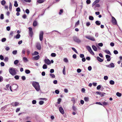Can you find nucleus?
I'll return each mask as SVG.
<instances>
[{
	"instance_id": "f257e3e1",
	"label": "nucleus",
	"mask_w": 122,
	"mask_h": 122,
	"mask_svg": "<svg viewBox=\"0 0 122 122\" xmlns=\"http://www.w3.org/2000/svg\"><path fill=\"white\" fill-rule=\"evenodd\" d=\"M32 85L37 91H38L40 90V87L39 83L35 81H33Z\"/></svg>"
},
{
	"instance_id": "f03ea898",
	"label": "nucleus",
	"mask_w": 122,
	"mask_h": 122,
	"mask_svg": "<svg viewBox=\"0 0 122 122\" xmlns=\"http://www.w3.org/2000/svg\"><path fill=\"white\" fill-rule=\"evenodd\" d=\"M9 71L10 73L12 76L15 75L16 74L15 69L13 67L10 68L9 70Z\"/></svg>"
},
{
	"instance_id": "7ed1b4c3",
	"label": "nucleus",
	"mask_w": 122,
	"mask_h": 122,
	"mask_svg": "<svg viewBox=\"0 0 122 122\" xmlns=\"http://www.w3.org/2000/svg\"><path fill=\"white\" fill-rule=\"evenodd\" d=\"M111 22L114 25H115L117 24V23L116 19L113 16H112Z\"/></svg>"
},
{
	"instance_id": "20e7f679",
	"label": "nucleus",
	"mask_w": 122,
	"mask_h": 122,
	"mask_svg": "<svg viewBox=\"0 0 122 122\" xmlns=\"http://www.w3.org/2000/svg\"><path fill=\"white\" fill-rule=\"evenodd\" d=\"M29 30V34L31 37H32L33 35V33L32 30V29L30 27H29L28 28Z\"/></svg>"
},
{
	"instance_id": "39448f33",
	"label": "nucleus",
	"mask_w": 122,
	"mask_h": 122,
	"mask_svg": "<svg viewBox=\"0 0 122 122\" xmlns=\"http://www.w3.org/2000/svg\"><path fill=\"white\" fill-rule=\"evenodd\" d=\"M43 31H41L39 34V39L41 41L42 40L43 35Z\"/></svg>"
},
{
	"instance_id": "423d86ee",
	"label": "nucleus",
	"mask_w": 122,
	"mask_h": 122,
	"mask_svg": "<svg viewBox=\"0 0 122 122\" xmlns=\"http://www.w3.org/2000/svg\"><path fill=\"white\" fill-rule=\"evenodd\" d=\"M73 40L75 41L78 43H80L81 42V40L78 38L76 37H74Z\"/></svg>"
},
{
	"instance_id": "0eeeda50",
	"label": "nucleus",
	"mask_w": 122,
	"mask_h": 122,
	"mask_svg": "<svg viewBox=\"0 0 122 122\" xmlns=\"http://www.w3.org/2000/svg\"><path fill=\"white\" fill-rule=\"evenodd\" d=\"M86 38L92 41H95V39L93 37H91L89 36H85Z\"/></svg>"
},
{
	"instance_id": "6e6552de",
	"label": "nucleus",
	"mask_w": 122,
	"mask_h": 122,
	"mask_svg": "<svg viewBox=\"0 0 122 122\" xmlns=\"http://www.w3.org/2000/svg\"><path fill=\"white\" fill-rule=\"evenodd\" d=\"M59 110L62 114H63L64 113V110L62 107H59Z\"/></svg>"
},
{
	"instance_id": "1a4fd4ad",
	"label": "nucleus",
	"mask_w": 122,
	"mask_h": 122,
	"mask_svg": "<svg viewBox=\"0 0 122 122\" xmlns=\"http://www.w3.org/2000/svg\"><path fill=\"white\" fill-rule=\"evenodd\" d=\"M44 61L45 63L48 65H49L51 63V62L49 59H45L44 60Z\"/></svg>"
},
{
	"instance_id": "9d476101",
	"label": "nucleus",
	"mask_w": 122,
	"mask_h": 122,
	"mask_svg": "<svg viewBox=\"0 0 122 122\" xmlns=\"http://www.w3.org/2000/svg\"><path fill=\"white\" fill-rule=\"evenodd\" d=\"M40 58V56L39 55H38L36 56L33 57V58L34 60H37Z\"/></svg>"
},
{
	"instance_id": "9b49d317",
	"label": "nucleus",
	"mask_w": 122,
	"mask_h": 122,
	"mask_svg": "<svg viewBox=\"0 0 122 122\" xmlns=\"http://www.w3.org/2000/svg\"><path fill=\"white\" fill-rule=\"evenodd\" d=\"M36 47L37 49L39 50H40L41 49V45L39 44H37L36 45Z\"/></svg>"
},
{
	"instance_id": "f8f14e48",
	"label": "nucleus",
	"mask_w": 122,
	"mask_h": 122,
	"mask_svg": "<svg viewBox=\"0 0 122 122\" xmlns=\"http://www.w3.org/2000/svg\"><path fill=\"white\" fill-rule=\"evenodd\" d=\"M13 103L12 104H11V105L13 106H17L19 104V103L18 102H15L14 103V104L13 105Z\"/></svg>"
},
{
	"instance_id": "ddd939ff",
	"label": "nucleus",
	"mask_w": 122,
	"mask_h": 122,
	"mask_svg": "<svg viewBox=\"0 0 122 122\" xmlns=\"http://www.w3.org/2000/svg\"><path fill=\"white\" fill-rule=\"evenodd\" d=\"M110 66H109V65H108L107 66H106L107 67H114L115 65L113 63H111L110 65Z\"/></svg>"
},
{
	"instance_id": "4468645a",
	"label": "nucleus",
	"mask_w": 122,
	"mask_h": 122,
	"mask_svg": "<svg viewBox=\"0 0 122 122\" xmlns=\"http://www.w3.org/2000/svg\"><path fill=\"white\" fill-rule=\"evenodd\" d=\"M92 47L93 49L95 51H97V48L94 45H92Z\"/></svg>"
},
{
	"instance_id": "2eb2a0df",
	"label": "nucleus",
	"mask_w": 122,
	"mask_h": 122,
	"mask_svg": "<svg viewBox=\"0 0 122 122\" xmlns=\"http://www.w3.org/2000/svg\"><path fill=\"white\" fill-rule=\"evenodd\" d=\"M97 59L99 61L102 62L103 61V60L101 58L99 57H97Z\"/></svg>"
},
{
	"instance_id": "dca6fc26",
	"label": "nucleus",
	"mask_w": 122,
	"mask_h": 122,
	"mask_svg": "<svg viewBox=\"0 0 122 122\" xmlns=\"http://www.w3.org/2000/svg\"><path fill=\"white\" fill-rule=\"evenodd\" d=\"M96 24L98 25H99L101 24V22L100 21L97 20L95 22Z\"/></svg>"
},
{
	"instance_id": "f3484780",
	"label": "nucleus",
	"mask_w": 122,
	"mask_h": 122,
	"mask_svg": "<svg viewBox=\"0 0 122 122\" xmlns=\"http://www.w3.org/2000/svg\"><path fill=\"white\" fill-rule=\"evenodd\" d=\"M46 0H37V2L39 3H43Z\"/></svg>"
},
{
	"instance_id": "a211bd4d",
	"label": "nucleus",
	"mask_w": 122,
	"mask_h": 122,
	"mask_svg": "<svg viewBox=\"0 0 122 122\" xmlns=\"http://www.w3.org/2000/svg\"><path fill=\"white\" fill-rule=\"evenodd\" d=\"M37 25V22L36 21H35L33 22V25L34 26H36Z\"/></svg>"
},
{
	"instance_id": "6ab92c4d",
	"label": "nucleus",
	"mask_w": 122,
	"mask_h": 122,
	"mask_svg": "<svg viewBox=\"0 0 122 122\" xmlns=\"http://www.w3.org/2000/svg\"><path fill=\"white\" fill-rule=\"evenodd\" d=\"M104 52L105 53H107L108 54H109L110 55H111V53H110V51L108 50H105L104 51Z\"/></svg>"
},
{
	"instance_id": "aec40b11",
	"label": "nucleus",
	"mask_w": 122,
	"mask_h": 122,
	"mask_svg": "<svg viewBox=\"0 0 122 122\" xmlns=\"http://www.w3.org/2000/svg\"><path fill=\"white\" fill-rule=\"evenodd\" d=\"M108 104L107 102H103V104H102V106H103V107H104L105 106H106Z\"/></svg>"
},
{
	"instance_id": "412c9836",
	"label": "nucleus",
	"mask_w": 122,
	"mask_h": 122,
	"mask_svg": "<svg viewBox=\"0 0 122 122\" xmlns=\"http://www.w3.org/2000/svg\"><path fill=\"white\" fill-rule=\"evenodd\" d=\"M39 54V53L37 51H35L32 54V55L33 56H35L36 55H37Z\"/></svg>"
},
{
	"instance_id": "4be33fe9",
	"label": "nucleus",
	"mask_w": 122,
	"mask_h": 122,
	"mask_svg": "<svg viewBox=\"0 0 122 122\" xmlns=\"http://www.w3.org/2000/svg\"><path fill=\"white\" fill-rule=\"evenodd\" d=\"M109 83L110 84L113 85L114 84L115 82L114 81L111 80L110 81Z\"/></svg>"
},
{
	"instance_id": "5701e85b",
	"label": "nucleus",
	"mask_w": 122,
	"mask_h": 122,
	"mask_svg": "<svg viewBox=\"0 0 122 122\" xmlns=\"http://www.w3.org/2000/svg\"><path fill=\"white\" fill-rule=\"evenodd\" d=\"M79 24V20H78L76 23L75 25V27L77 26Z\"/></svg>"
},
{
	"instance_id": "b1692460",
	"label": "nucleus",
	"mask_w": 122,
	"mask_h": 122,
	"mask_svg": "<svg viewBox=\"0 0 122 122\" xmlns=\"http://www.w3.org/2000/svg\"><path fill=\"white\" fill-rule=\"evenodd\" d=\"M61 99L60 98H59L58 99V102H57V103L59 104H60V102L61 101Z\"/></svg>"
},
{
	"instance_id": "393cba45",
	"label": "nucleus",
	"mask_w": 122,
	"mask_h": 122,
	"mask_svg": "<svg viewBox=\"0 0 122 122\" xmlns=\"http://www.w3.org/2000/svg\"><path fill=\"white\" fill-rule=\"evenodd\" d=\"M86 48L89 51L92 49L91 47L89 46H87Z\"/></svg>"
},
{
	"instance_id": "a878e982",
	"label": "nucleus",
	"mask_w": 122,
	"mask_h": 122,
	"mask_svg": "<svg viewBox=\"0 0 122 122\" xmlns=\"http://www.w3.org/2000/svg\"><path fill=\"white\" fill-rule=\"evenodd\" d=\"M116 95L118 97H120L121 95L122 94L121 93H119V92H117L116 93Z\"/></svg>"
},
{
	"instance_id": "bb28decb",
	"label": "nucleus",
	"mask_w": 122,
	"mask_h": 122,
	"mask_svg": "<svg viewBox=\"0 0 122 122\" xmlns=\"http://www.w3.org/2000/svg\"><path fill=\"white\" fill-rule=\"evenodd\" d=\"M6 3V1L4 0H2L1 2V4L3 5H5Z\"/></svg>"
},
{
	"instance_id": "cd10ccee",
	"label": "nucleus",
	"mask_w": 122,
	"mask_h": 122,
	"mask_svg": "<svg viewBox=\"0 0 122 122\" xmlns=\"http://www.w3.org/2000/svg\"><path fill=\"white\" fill-rule=\"evenodd\" d=\"M25 73L27 74H28L30 73V71L29 70H26L25 71Z\"/></svg>"
},
{
	"instance_id": "c85d7f7f",
	"label": "nucleus",
	"mask_w": 122,
	"mask_h": 122,
	"mask_svg": "<svg viewBox=\"0 0 122 122\" xmlns=\"http://www.w3.org/2000/svg\"><path fill=\"white\" fill-rule=\"evenodd\" d=\"M89 19L91 20H94L93 17L91 16H89Z\"/></svg>"
},
{
	"instance_id": "c756f323",
	"label": "nucleus",
	"mask_w": 122,
	"mask_h": 122,
	"mask_svg": "<svg viewBox=\"0 0 122 122\" xmlns=\"http://www.w3.org/2000/svg\"><path fill=\"white\" fill-rule=\"evenodd\" d=\"M9 10L10 11H11L12 9V5L11 3H10L9 6Z\"/></svg>"
},
{
	"instance_id": "7c9ffc66",
	"label": "nucleus",
	"mask_w": 122,
	"mask_h": 122,
	"mask_svg": "<svg viewBox=\"0 0 122 122\" xmlns=\"http://www.w3.org/2000/svg\"><path fill=\"white\" fill-rule=\"evenodd\" d=\"M63 72L64 74L65 75L66 74L65 67V66H64L63 69Z\"/></svg>"
},
{
	"instance_id": "2f4dec72",
	"label": "nucleus",
	"mask_w": 122,
	"mask_h": 122,
	"mask_svg": "<svg viewBox=\"0 0 122 122\" xmlns=\"http://www.w3.org/2000/svg\"><path fill=\"white\" fill-rule=\"evenodd\" d=\"M23 60L24 61L26 62L28 61V60L27 58L26 57H24L23 58Z\"/></svg>"
},
{
	"instance_id": "473e14b6",
	"label": "nucleus",
	"mask_w": 122,
	"mask_h": 122,
	"mask_svg": "<svg viewBox=\"0 0 122 122\" xmlns=\"http://www.w3.org/2000/svg\"><path fill=\"white\" fill-rule=\"evenodd\" d=\"M18 6V3H17V2L16 1H15V3L14 4V6L15 7H17Z\"/></svg>"
},
{
	"instance_id": "72a5a7b5",
	"label": "nucleus",
	"mask_w": 122,
	"mask_h": 122,
	"mask_svg": "<svg viewBox=\"0 0 122 122\" xmlns=\"http://www.w3.org/2000/svg\"><path fill=\"white\" fill-rule=\"evenodd\" d=\"M20 36V34H17L15 37L16 39H18L19 38Z\"/></svg>"
},
{
	"instance_id": "f704fd0d",
	"label": "nucleus",
	"mask_w": 122,
	"mask_h": 122,
	"mask_svg": "<svg viewBox=\"0 0 122 122\" xmlns=\"http://www.w3.org/2000/svg\"><path fill=\"white\" fill-rule=\"evenodd\" d=\"M43 68L44 69H46L47 68V66L46 64H44L43 66Z\"/></svg>"
},
{
	"instance_id": "c9c22d12",
	"label": "nucleus",
	"mask_w": 122,
	"mask_h": 122,
	"mask_svg": "<svg viewBox=\"0 0 122 122\" xmlns=\"http://www.w3.org/2000/svg\"><path fill=\"white\" fill-rule=\"evenodd\" d=\"M84 100L86 102H87L89 100V98L88 97H85L84 98Z\"/></svg>"
},
{
	"instance_id": "e433bc0d",
	"label": "nucleus",
	"mask_w": 122,
	"mask_h": 122,
	"mask_svg": "<svg viewBox=\"0 0 122 122\" xmlns=\"http://www.w3.org/2000/svg\"><path fill=\"white\" fill-rule=\"evenodd\" d=\"M19 61L18 60H16L14 61V64L15 65L17 64L19 62Z\"/></svg>"
},
{
	"instance_id": "4c0bfd02",
	"label": "nucleus",
	"mask_w": 122,
	"mask_h": 122,
	"mask_svg": "<svg viewBox=\"0 0 122 122\" xmlns=\"http://www.w3.org/2000/svg\"><path fill=\"white\" fill-rule=\"evenodd\" d=\"M51 56L52 57H55L56 56V54L54 53H52L51 54Z\"/></svg>"
},
{
	"instance_id": "58836bf2",
	"label": "nucleus",
	"mask_w": 122,
	"mask_h": 122,
	"mask_svg": "<svg viewBox=\"0 0 122 122\" xmlns=\"http://www.w3.org/2000/svg\"><path fill=\"white\" fill-rule=\"evenodd\" d=\"M72 50L74 51L76 53H77V52L76 51V49L75 48H74L73 47H72Z\"/></svg>"
},
{
	"instance_id": "ea45409f",
	"label": "nucleus",
	"mask_w": 122,
	"mask_h": 122,
	"mask_svg": "<svg viewBox=\"0 0 122 122\" xmlns=\"http://www.w3.org/2000/svg\"><path fill=\"white\" fill-rule=\"evenodd\" d=\"M17 51L16 50H15L12 52V53L14 55H15L17 54Z\"/></svg>"
},
{
	"instance_id": "a19ab883",
	"label": "nucleus",
	"mask_w": 122,
	"mask_h": 122,
	"mask_svg": "<svg viewBox=\"0 0 122 122\" xmlns=\"http://www.w3.org/2000/svg\"><path fill=\"white\" fill-rule=\"evenodd\" d=\"M44 102L42 101H40L39 102V104L40 105H42L43 104Z\"/></svg>"
},
{
	"instance_id": "79ce46f5",
	"label": "nucleus",
	"mask_w": 122,
	"mask_h": 122,
	"mask_svg": "<svg viewBox=\"0 0 122 122\" xmlns=\"http://www.w3.org/2000/svg\"><path fill=\"white\" fill-rule=\"evenodd\" d=\"M50 75L51 76L52 78H55V76L54 74L50 73Z\"/></svg>"
},
{
	"instance_id": "37998d69",
	"label": "nucleus",
	"mask_w": 122,
	"mask_h": 122,
	"mask_svg": "<svg viewBox=\"0 0 122 122\" xmlns=\"http://www.w3.org/2000/svg\"><path fill=\"white\" fill-rule=\"evenodd\" d=\"M25 11L26 13L27 14H29L30 13V11L28 9H26Z\"/></svg>"
},
{
	"instance_id": "c03bdc74",
	"label": "nucleus",
	"mask_w": 122,
	"mask_h": 122,
	"mask_svg": "<svg viewBox=\"0 0 122 122\" xmlns=\"http://www.w3.org/2000/svg\"><path fill=\"white\" fill-rule=\"evenodd\" d=\"M55 93L57 94H58L59 93V91L58 90H56L55 91Z\"/></svg>"
},
{
	"instance_id": "a18cd8bd",
	"label": "nucleus",
	"mask_w": 122,
	"mask_h": 122,
	"mask_svg": "<svg viewBox=\"0 0 122 122\" xmlns=\"http://www.w3.org/2000/svg\"><path fill=\"white\" fill-rule=\"evenodd\" d=\"M15 78L16 80H18L19 78V77L18 75H16L14 77Z\"/></svg>"
},
{
	"instance_id": "49530a36",
	"label": "nucleus",
	"mask_w": 122,
	"mask_h": 122,
	"mask_svg": "<svg viewBox=\"0 0 122 122\" xmlns=\"http://www.w3.org/2000/svg\"><path fill=\"white\" fill-rule=\"evenodd\" d=\"M90 53L92 55H94V54L93 51L91 49L89 51Z\"/></svg>"
},
{
	"instance_id": "de8ad7c7",
	"label": "nucleus",
	"mask_w": 122,
	"mask_h": 122,
	"mask_svg": "<svg viewBox=\"0 0 122 122\" xmlns=\"http://www.w3.org/2000/svg\"><path fill=\"white\" fill-rule=\"evenodd\" d=\"M91 1L90 0H87L86 1V3L87 4H89L91 3Z\"/></svg>"
},
{
	"instance_id": "09e8293b",
	"label": "nucleus",
	"mask_w": 122,
	"mask_h": 122,
	"mask_svg": "<svg viewBox=\"0 0 122 122\" xmlns=\"http://www.w3.org/2000/svg\"><path fill=\"white\" fill-rule=\"evenodd\" d=\"M113 52L115 54H117L118 53V51L116 50L114 51Z\"/></svg>"
},
{
	"instance_id": "8fccbe9b",
	"label": "nucleus",
	"mask_w": 122,
	"mask_h": 122,
	"mask_svg": "<svg viewBox=\"0 0 122 122\" xmlns=\"http://www.w3.org/2000/svg\"><path fill=\"white\" fill-rule=\"evenodd\" d=\"M16 10L17 12H20V10L19 7H18L17 8Z\"/></svg>"
},
{
	"instance_id": "3c124183",
	"label": "nucleus",
	"mask_w": 122,
	"mask_h": 122,
	"mask_svg": "<svg viewBox=\"0 0 122 122\" xmlns=\"http://www.w3.org/2000/svg\"><path fill=\"white\" fill-rule=\"evenodd\" d=\"M0 18L1 19H4V15L3 14H1L0 15Z\"/></svg>"
},
{
	"instance_id": "603ef678",
	"label": "nucleus",
	"mask_w": 122,
	"mask_h": 122,
	"mask_svg": "<svg viewBox=\"0 0 122 122\" xmlns=\"http://www.w3.org/2000/svg\"><path fill=\"white\" fill-rule=\"evenodd\" d=\"M63 10L62 9H61L60 10V12L59 13V14L60 15H61V14L63 12Z\"/></svg>"
},
{
	"instance_id": "864d4df0",
	"label": "nucleus",
	"mask_w": 122,
	"mask_h": 122,
	"mask_svg": "<svg viewBox=\"0 0 122 122\" xmlns=\"http://www.w3.org/2000/svg\"><path fill=\"white\" fill-rule=\"evenodd\" d=\"M90 25V23L89 22H87L86 23V25L87 26H89Z\"/></svg>"
},
{
	"instance_id": "5fc2aeb1",
	"label": "nucleus",
	"mask_w": 122,
	"mask_h": 122,
	"mask_svg": "<svg viewBox=\"0 0 122 122\" xmlns=\"http://www.w3.org/2000/svg\"><path fill=\"white\" fill-rule=\"evenodd\" d=\"M6 39L5 38H3L1 40V41L2 42H4L6 41Z\"/></svg>"
},
{
	"instance_id": "6e6d98bb",
	"label": "nucleus",
	"mask_w": 122,
	"mask_h": 122,
	"mask_svg": "<svg viewBox=\"0 0 122 122\" xmlns=\"http://www.w3.org/2000/svg\"><path fill=\"white\" fill-rule=\"evenodd\" d=\"M4 60L5 61L7 62L8 60V57H5L4 59Z\"/></svg>"
},
{
	"instance_id": "4d7b16f0",
	"label": "nucleus",
	"mask_w": 122,
	"mask_h": 122,
	"mask_svg": "<svg viewBox=\"0 0 122 122\" xmlns=\"http://www.w3.org/2000/svg\"><path fill=\"white\" fill-rule=\"evenodd\" d=\"M64 61L66 62H68L67 59L66 58H64Z\"/></svg>"
},
{
	"instance_id": "13d9d810",
	"label": "nucleus",
	"mask_w": 122,
	"mask_h": 122,
	"mask_svg": "<svg viewBox=\"0 0 122 122\" xmlns=\"http://www.w3.org/2000/svg\"><path fill=\"white\" fill-rule=\"evenodd\" d=\"M21 78L23 80H25L26 79L25 77L24 76H22Z\"/></svg>"
},
{
	"instance_id": "bf43d9fd",
	"label": "nucleus",
	"mask_w": 122,
	"mask_h": 122,
	"mask_svg": "<svg viewBox=\"0 0 122 122\" xmlns=\"http://www.w3.org/2000/svg\"><path fill=\"white\" fill-rule=\"evenodd\" d=\"M104 80H106L108 79V77L107 76H105L104 77Z\"/></svg>"
},
{
	"instance_id": "052dcab7",
	"label": "nucleus",
	"mask_w": 122,
	"mask_h": 122,
	"mask_svg": "<svg viewBox=\"0 0 122 122\" xmlns=\"http://www.w3.org/2000/svg\"><path fill=\"white\" fill-rule=\"evenodd\" d=\"M36 103V100H34L32 101V103L33 104H35Z\"/></svg>"
},
{
	"instance_id": "680f3d73",
	"label": "nucleus",
	"mask_w": 122,
	"mask_h": 122,
	"mask_svg": "<svg viewBox=\"0 0 122 122\" xmlns=\"http://www.w3.org/2000/svg\"><path fill=\"white\" fill-rule=\"evenodd\" d=\"M100 6V5L99 4H97L95 5V7H99Z\"/></svg>"
},
{
	"instance_id": "e2e57ef3",
	"label": "nucleus",
	"mask_w": 122,
	"mask_h": 122,
	"mask_svg": "<svg viewBox=\"0 0 122 122\" xmlns=\"http://www.w3.org/2000/svg\"><path fill=\"white\" fill-rule=\"evenodd\" d=\"M81 71V70L80 69H78L77 70V72L78 73H80Z\"/></svg>"
},
{
	"instance_id": "0e129e2a",
	"label": "nucleus",
	"mask_w": 122,
	"mask_h": 122,
	"mask_svg": "<svg viewBox=\"0 0 122 122\" xmlns=\"http://www.w3.org/2000/svg\"><path fill=\"white\" fill-rule=\"evenodd\" d=\"M71 101L73 102V103L75 102V100L74 97L72 98L71 99Z\"/></svg>"
},
{
	"instance_id": "69168bd1",
	"label": "nucleus",
	"mask_w": 122,
	"mask_h": 122,
	"mask_svg": "<svg viewBox=\"0 0 122 122\" xmlns=\"http://www.w3.org/2000/svg\"><path fill=\"white\" fill-rule=\"evenodd\" d=\"M84 55L82 54H81L80 55V56L81 58H84Z\"/></svg>"
},
{
	"instance_id": "338daca9",
	"label": "nucleus",
	"mask_w": 122,
	"mask_h": 122,
	"mask_svg": "<svg viewBox=\"0 0 122 122\" xmlns=\"http://www.w3.org/2000/svg\"><path fill=\"white\" fill-rule=\"evenodd\" d=\"M106 58L108 59L110 58V56L109 55H106Z\"/></svg>"
},
{
	"instance_id": "774afa93",
	"label": "nucleus",
	"mask_w": 122,
	"mask_h": 122,
	"mask_svg": "<svg viewBox=\"0 0 122 122\" xmlns=\"http://www.w3.org/2000/svg\"><path fill=\"white\" fill-rule=\"evenodd\" d=\"M110 45L112 46H113L114 45V44L112 42L110 43Z\"/></svg>"
}]
</instances>
